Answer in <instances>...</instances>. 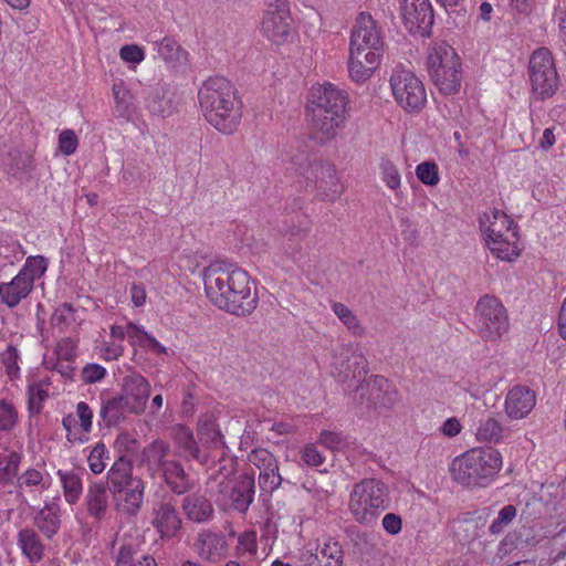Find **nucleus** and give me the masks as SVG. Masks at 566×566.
<instances>
[{
    "instance_id": "1",
    "label": "nucleus",
    "mask_w": 566,
    "mask_h": 566,
    "mask_svg": "<svg viewBox=\"0 0 566 566\" xmlns=\"http://www.w3.org/2000/svg\"><path fill=\"white\" fill-rule=\"evenodd\" d=\"M208 298L220 310L238 316L251 314L258 305L249 274L224 262L205 268L202 273Z\"/></svg>"
},
{
    "instance_id": "2",
    "label": "nucleus",
    "mask_w": 566,
    "mask_h": 566,
    "mask_svg": "<svg viewBox=\"0 0 566 566\" xmlns=\"http://www.w3.org/2000/svg\"><path fill=\"white\" fill-rule=\"evenodd\" d=\"M348 94L331 83L314 85L307 95L310 138L325 145L337 136L347 117Z\"/></svg>"
},
{
    "instance_id": "3",
    "label": "nucleus",
    "mask_w": 566,
    "mask_h": 566,
    "mask_svg": "<svg viewBox=\"0 0 566 566\" xmlns=\"http://www.w3.org/2000/svg\"><path fill=\"white\" fill-rule=\"evenodd\" d=\"M207 122L223 134H233L242 118V102L233 84L223 76L206 80L198 92Z\"/></svg>"
},
{
    "instance_id": "4",
    "label": "nucleus",
    "mask_w": 566,
    "mask_h": 566,
    "mask_svg": "<svg viewBox=\"0 0 566 566\" xmlns=\"http://www.w3.org/2000/svg\"><path fill=\"white\" fill-rule=\"evenodd\" d=\"M502 467V455L493 448H475L452 462L453 479L467 488H485Z\"/></svg>"
},
{
    "instance_id": "5",
    "label": "nucleus",
    "mask_w": 566,
    "mask_h": 566,
    "mask_svg": "<svg viewBox=\"0 0 566 566\" xmlns=\"http://www.w3.org/2000/svg\"><path fill=\"white\" fill-rule=\"evenodd\" d=\"M108 490L118 512L135 516L144 503L145 482L133 475V462L126 455H119L107 473Z\"/></svg>"
},
{
    "instance_id": "6",
    "label": "nucleus",
    "mask_w": 566,
    "mask_h": 566,
    "mask_svg": "<svg viewBox=\"0 0 566 566\" xmlns=\"http://www.w3.org/2000/svg\"><path fill=\"white\" fill-rule=\"evenodd\" d=\"M427 67L430 80L443 95L460 91L462 82L461 61L455 50L444 41L433 42L429 48Z\"/></svg>"
},
{
    "instance_id": "7",
    "label": "nucleus",
    "mask_w": 566,
    "mask_h": 566,
    "mask_svg": "<svg viewBox=\"0 0 566 566\" xmlns=\"http://www.w3.org/2000/svg\"><path fill=\"white\" fill-rule=\"evenodd\" d=\"M389 505L387 486L377 479H365L355 484L349 510L358 523L371 524Z\"/></svg>"
},
{
    "instance_id": "8",
    "label": "nucleus",
    "mask_w": 566,
    "mask_h": 566,
    "mask_svg": "<svg viewBox=\"0 0 566 566\" xmlns=\"http://www.w3.org/2000/svg\"><path fill=\"white\" fill-rule=\"evenodd\" d=\"M297 172L305 178L306 188L317 190L324 200L334 201L342 193V186L333 164L327 160L295 156L293 159Z\"/></svg>"
},
{
    "instance_id": "9",
    "label": "nucleus",
    "mask_w": 566,
    "mask_h": 566,
    "mask_svg": "<svg viewBox=\"0 0 566 566\" xmlns=\"http://www.w3.org/2000/svg\"><path fill=\"white\" fill-rule=\"evenodd\" d=\"M475 317L479 335L486 342H495L509 331L507 312L493 295L486 294L478 301Z\"/></svg>"
},
{
    "instance_id": "10",
    "label": "nucleus",
    "mask_w": 566,
    "mask_h": 566,
    "mask_svg": "<svg viewBox=\"0 0 566 566\" xmlns=\"http://www.w3.org/2000/svg\"><path fill=\"white\" fill-rule=\"evenodd\" d=\"M530 81L532 92L537 99L552 97L559 85V77L552 53L546 48H539L530 59Z\"/></svg>"
},
{
    "instance_id": "11",
    "label": "nucleus",
    "mask_w": 566,
    "mask_h": 566,
    "mask_svg": "<svg viewBox=\"0 0 566 566\" xmlns=\"http://www.w3.org/2000/svg\"><path fill=\"white\" fill-rule=\"evenodd\" d=\"M390 86L397 103L407 112L420 111L427 95L422 82L410 71L395 70L390 77Z\"/></svg>"
},
{
    "instance_id": "12",
    "label": "nucleus",
    "mask_w": 566,
    "mask_h": 566,
    "mask_svg": "<svg viewBox=\"0 0 566 566\" xmlns=\"http://www.w3.org/2000/svg\"><path fill=\"white\" fill-rule=\"evenodd\" d=\"M349 50L380 53L385 51L381 29L377 21L367 12H360L350 34Z\"/></svg>"
},
{
    "instance_id": "13",
    "label": "nucleus",
    "mask_w": 566,
    "mask_h": 566,
    "mask_svg": "<svg viewBox=\"0 0 566 566\" xmlns=\"http://www.w3.org/2000/svg\"><path fill=\"white\" fill-rule=\"evenodd\" d=\"M151 525L163 541L179 539L182 518L172 497L164 496L153 503Z\"/></svg>"
},
{
    "instance_id": "14",
    "label": "nucleus",
    "mask_w": 566,
    "mask_h": 566,
    "mask_svg": "<svg viewBox=\"0 0 566 566\" xmlns=\"http://www.w3.org/2000/svg\"><path fill=\"white\" fill-rule=\"evenodd\" d=\"M332 375L340 382L349 379L365 377L367 374V359L350 345H342L333 355Z\"/></svg>"
},
{
    "instance_id": "15",
    "label": "nucleus",
    "mask_w": 566,
    "mask_h": 566,
    "mask_svg": "<svg viewBox=\"0 0 566 566\" xmlns=\"http://www.w3.org/2000/svg\"><path fill=\"white\" fill-rule=\"evenodd\" d=\"M291 21L287 1L274 0L264 14L262 32L273 43H284L291 33Z\"/></svg>"
},
{
    "instance_id": "16",
    "label": "nucleus",
    "mask_w": 566,
    "mask_h": 566,
    "mask_svg": "<svg viewBox=\"0 0 566 566\" xmlns=\"http://www.w3.org/2000/svg\"><path fill=\"white\" fill-rule=\"evenodd\" d=\"M400 14L409 32L421 36L429 35L434 22L433 9L429 0H402Z\"/></svg>"
},
{
    "instance_id": "17",
    "label": "nucleus",
    "mask_w": 566,
    "mask_h": 566,
    "mask_svg": "<svg viewBox=\"0 0 566 566\" xmlns=\"http://www.w3.org/2000/svg\"><path fill=\"white\" fill-rule=\"evenodd\" d=\"M360 399L376 410H389L397 402V390L382 376H373L358 388Z\"/></svg>"
},
{
    "instance_id": "18",
    "label": "nucleus",
    "mask_w": 566,
    "mask_h": 566,
    "mask_svg": "<svg viewBox=\"0 0 566 566\" xmlns=\"http://www.w3.org/2000/svg\"><path fill=\"white\" fill-rule=\"evenodd\" d=\"M120 397L128 406V412L140 415L145 411L150 395L149 381L139 374H129L123 378Z\"/></svg>"
},
{
    "instance_id": "19",
    "label": "nucleus",
    "mask_w": 566,
    "mask_h": 566,
    "mask_svg": "<svg viewBox=\"0 0 566 566\" xmlns=\"http://www.w3.org/2000/svg\"><path fill=\"white\" fill-rule=\"evenodd\" d=\"M255 478L254 473H241L232 483L229 493L230 507L240 514H245L254 501Z\"/></svg>"
},
{
    "instance_id": "20",
    "label": "nucleus",
    "mask_w": 566,
    "mask_h": 566,
    "mask_svg": "<svg viewBox=\"0 0 566 566\" xmlns=\"http://www.w3.org/2000/svg\"><path fill=\"white\" fill-rule=\"evenodd\" d=\"M380 53L349 50L348 72L356 83H365L380 65Z\"/></svg>"
},
{
    "instance_id": "21",
    "label": "nucleus",
    "mask_w": 566,
    "mask_h": 566,
    "mask_svg": "<svg viewBox=\"0 0 566 566\" xmlns=\"http://www.w3.org/2000/svg\"><path fill=\"white\" fill-rule=\"evenodd\" d=\"M175 442L178 454L184 459L196 460L202 465H209L212 461V454L200 449L198 441L188 427L177 426L175 428Z\"/></svg>"
},
{
    "instance_id": "22",
    "label": "nucleus",
    "mask_w": 566,
    "mask_h": 566,
    "mask_svg": "<svg viewBox=\"0 0 566 566\" xmlns=\"http://www.w3.org/2000/svg\"><path fill=\"white\" fill-rule=\"evenodd\" d=\"M535 392L523 385L514 386L506 395L505 411L511 419L526 417L535 407Z\"/></svg>"
},
{
    "instance_id": "23",
    "label": "nucleus",
    "mask_w": 566,
    "mask_h": 566,
    "mask_svg": "<svg viewBox=\"0 0 566 566\" xmlns=\"http://www.w3.org/2000/svg\"><path fill=\"white\" fill-rule=\"evenodd\" d=\"M195 548L202 559L217 562L226 555L228 545L223 535L206 531L198 535Z\"/></svg>"
},
{
    "instance_id": "24",
    "label": "nucleus",
    "mask_w": 566,
    "mask_h": 566,
    "mask_svg": "<svg viewBox=\"0 0 566 566\" xmlns=\"http://www.w3.org/2000/svg\"><path fill=\"white\" fill-rule=\"evenodd\" d=\"M159 474L169 490L176 495L186 494L193 488V483L179 461L170 460L159 471Z\"/></svg>"
},
{
    "instance_id": "25",
    "label": "nucleus",
    "mask_w": 566,
    "mask_h": 566,
    "mask_svg": "<svg viewBox=\"0 0 566 566\" xmlns=\"http://www.w3.org/2000/svg\"><path fill=\"white\" fill-rule=\"evenodd\" d=\"M32 290L31 281L18 273L10 282L0 283V302L13 308L28 297Z\"/></svg>"
},
{
    "instance_id": "26",
    "label": "nucleus",
    "mask_w": 566,
    "mask_h": 566,
    "mask_svg": "<svg viewBox=\"0 0 566 566\" xmlns=\"http://www.w3.org/2000/svg\"><path fill=\"white\" fill-rule=\"evenodd\" d=\"M181 506L187 518L195 523L208 522L214 514L210 500L199 493H192L184 497Z\"/></svg>"
},
{
    "instance_id": "27",
    "label": "nucleus",
    "mask_w": 566,
    "mask_h": 566,
    "mask_svg": "<svg viewBox=\"0 0 566 566\" xmlns=\"http://www.w3.org/2000/svg\"><path fill=\"white\" fill-rule=\"evenodd\" d=\"M128 412V406L120 395L108 398L102 397L98 424L112 428L125 420V413Z\"/></svg>"
},
{
    "instance_id": "28",
    "label": "nucleus",
    "mask_w": 566,
    "mask_h": 566,
    "mask_svg": "<svg viewBox=\"0 0 566 566\" xmlns=\"http://www.w3.org/2000/svg\"><path fill=\"white\" fill-rule=\"evenodd\" d=\"M33 525L48 539H51L61 527L60 505L57 502L45 503L44 507L34 516Z\"/></svg>"
},
{
    "instance_id": "29",
    "label": "nucleus",
    "mask_w": 566,
    "mask_h": 566,
    "mask_svg": "<svg viewBox=\"0 0 566 566\" xmlns=\"http://www.w3.org/2000/svg\"><path fill=\"white\" fill-rule=\"evenodd\" d=\"M480 226L484 229L486 239L502 238L506 234L511 235L514 227L517 224L510 217L499 209L492 210L491 217L486 213L480 219Z\"/></svg>"
},
{
    "instance_id": "30",
    "label": "nucleus",
    "mask_w": 566,
    "mask_h": 566,
    "mask_svg": "<svg viewBox=\"0 0 566 566\" xmlns=\"http://www.w3.org/2000/svg\"><path fill=\"white\" fill-rule=\"evenodd\" d=\"M6 171L19 180L30 177L33 169V157L28 150L12 149L3 159Z\"/></svg>"
},
{
    "instance_id": "31",
    "label": "nucleus",
    "mask_w": 566,
    "mask_h": 566,
    "mask_svg": "<svg viewBox=\"0 0 566 566\" xmlns=\"http://www.w3.org/2000/svg\"><path fill=\"white\" fill-rule=\"evenodd\" d=\"M197 436L206 449L216 451L228 449L218 423L211 417L206 416L199 419Z\"/></svg>"
},
{
    "instance_id": "32",
    "label": "nucleus",
    "mask_w": 566,
    "mask_h": 566,
    "mask_svg": "<svg viewBox=\"0 0 566 566\" xmlns=\"http://www.w3.org/2000/svg\"><path fill=\"white\" fill-rule=\"evenodd\" d=\"M17 544L31 563H38L43 559L45 546L33 527L27 526L20 530L17 536Z\"/></svg>"
},
{
    "instance_id": "33",
    "label": "nucleus",
    "mask_w": 566,
    "mask_h": 566,
    "mask_svg": "<svg viewBox=\"0 0 566 566\" xmlns=\"http://www.w3.org/2000/svg\"><path fill=\"white\" fill-rule=\"evenodd\" d=\"M517 230L518 227H514L511 235L486 239L490 251L503 261H512L517 258L520 255Z\"/></svg>"
},
{
    "instance_id": "34",
    "label": "nucleus",
    "mask_w": 566,
    "mask_h": 566,
    "mask_svg": "<svg viewBox=\"0 0 566 566\" xmlns=\"http://www.w3.org/2000/svg\"><path fill=\"white\" fill-rule=\"evenodd\" d=\"M107 489L103 483L92 484L85 497L87 512L91 516L96 520H101L105 516L108 506Z\"/></svg>"
},
{
    "instance_id": "35",
    "label": "nucleus",
    "mask_w": 566,
    "mask_h": 566,
    "mask_svg": "<svg viewBox=\"0 0 566 566\" xmlns=\"http://www.w3.org/2000/svg\"><path fill=\"white\" fill-rule=\"evenodd\" d=\"M153 43L159 56L168 64L176 65L187 60V52L170 36L155 40Z\"/></svg>"
},
{
    "instance_id": "36",
    "label": "nucleus",
    "mask_w": 566,
    "mask_h": 566,
    "mask_svg": "<svg viewBox=\"0 0 566 566\" xmlns=\"http://www.w3.org/2000/svg\"><path fill=\"white\" fill-rule=\"evenodd\" d=\"M126 337L133 346L138 345L151 350L157 355H164L167 353L166 347H164L155 337L146 333L143 328L138 327L134 323H127Z\"/></svg>"
},
{
    "instance_id": "37",
    "label": "nucleus",
    "mask_w": 566,
    "mask_h": 566,
    "mask_svg": "<svg viewBox=\"0 0 566 566\" xmlns=\"http://www.w3.org/2000/svg\"><path fill=\"white\" fill-rule=\"evenodd\" d=\"M169 451L168 443L157 439L144 449L143 459L149 468L159 472L170 461L167 459Z\"/></svg>"
},
{
    "instance_id": "38",
    "label": "nucleus",
    "mask_w": 566,
    "mask_h": 566,
    "mask_svg": "<svg viewBox=\"0 0 566 566\" xmlns=\"http://www.w3.org/2000/svg\"><path fill=\"white\" fill-rule=\"evenodd\" d=\"M57 475L61 480L66 502L70 504L76 503L83 492V484L80 474L74 470H59Z\"/></svg>"
},
{
    "instance_id": "39",
    "label": "nucleus",
    "mask_w": 566,
    "mask_h": 566,
    "mask_svg": "<svg viewBox=\"0 0 566 566\" xmlns=\"http://www.w3.org/2000/svg\"><path fill=\"white\" fill-rule=\"evenodd\" d=\"M21 459V454L17 451L0 453V484H9L18 478Z\"/></svg>"
},
{
    "instance_id": "40",
    "label": "nucleus",
    "mask_w": 566,
    "mask_h": 566,
    "mask_svg": "<svg viewBox=\"0 0 566 566\" xmlns=\"http://www.w3.org/2000/svg\"><path fill=\"white\" fill-rule=\"evenodd\" d=\"M237 465V459L228 454V449L222 450L220 451L218 461L213 462V464L209 467V470L211 471L209 479L218 480V478H222L223 480H227L235 473Z\"/></svg>"
},
{
    "instance_id": "41",
    "label": "nucleus",
    "mask_w": 566,
    "mask_h": 566,
    "mask_svg": "<svg viewBox=\"0 0 566 566\" xmlns=\"http://www.w3.org/2000/svg\"><path fill=\"white\" fill-rule=\"evenodd\" d=\"M144 553L138 538L123 539L115 553L116 566H129L133 557H139Z\"/></svg>"
},
{
    "instance_id": "42",
    "label": "nucleus",
    "mask_w": 566,
    "mask_h": 566,
    "mask_svg": "<svg viewBox=\"0 0 566 566\" xmlns=\"http://www.w3.org/2000/svg\"><path fill=\"white\" fill-rule=\"evenodd\" d=\"M333 312L354 335L361 336L365 333V328L358 321L357 316L345 304L338 302L334 303Z\"/></svg>"
},
{
    "instance_id": "43",
    "label": "nucleus",
    "mask_w": 566,
    "mask_h": 566,
    "mask_svg": "<svg viewBox=\"0 0 566 566\" xmlns=\"http://www.w3.org/2000/svg\"><path fill=\"white\" fill-rule=\"evenodd\" d=\"M503 427L501 423L489 417L480 421L476 429V439L481 442H497L502 438Z\"/></svg>"
},
{
    "instance_id": "44",
    "label": "nucleus",
    "mask_w": 566,
    "mask_h": 566,
    "mask_svg": "<svg viewBox=\"0 0 566 566\" xmlns=\"http://www.w3.org/2000/svg\"><path fill=\"white\" fill-rule=\"evenodd\" d=\"M48 269V261L42 255L29 256L25 260L24 265L19 271V274L25 280L31 281V285H34V281L40 279Z\"/></svg>"
},
{
    "instance_id": "45",
    "label": "nucleus",
    "mask_w": 566,
    "mask_h": 566,
    "mask_svg": "<svg viewBox=\"0 0 566 566\" xmlns=\"http://www.w3.org/2000/svg\"><path fill=\"white\" fill-rule=\"evenodd\" d=\"M248 458L260 470V473L279 470L276 458L266 449H254Z\"/></svg>"
},
{
    "instance_id": "46",
    "label": "nucleus",
    "mask_w": 566,
    "mask_h": 566,
    "mask_svg": "<svg viewBox=\"0 0 566 566\" xmlns=\"http://www.w3.org/2000/svg\"><path fill=\"white\" fill-rule=\"evenodd\" d=\"M258 481L261 490V496L263 494L271 495L282 485L283 482H286V480L280 474L279 470L259 473ZM287 483H290V481H287Z\"/></svg>"
},
{
    "instance_id": "47",
    "label": "nucleus",
    "mask_w": 566,
    "mask_h": 566,
    "mask_svg": "<svg viewBox=\"0 0 566 566\" xmlns=\"http://www.w3.org/2000/svg\"><path fill=\"white\" fill-rule=\"evenodd\" d=\"M321 554L322 557L326 559L325 566H343L344 551L337 541L328 538V541L325 542Z\"/></svg>"
},
{
    "instance_id": "48",
    "label": "nucleus",
    "mask_w": 566,
    "mask_h": 566,
    "mask_svg": "<svg viewBox=\"0 0 566 566\" xmlns=\"http://www.w3.org/2000/svg\"><path fill=\"white\" fill-rule=\"evenodd\" d=\"M106 459H108V451L106 449V446L103 442L96 443V446L91 450L87 457L90 470L94 474L102 473L106 467Z\"/></svg>"
},
{
    "instance_id": "49",
    "label": "nucleus",
    "mask_w": 566,
    "mask_h": 566,
    "mask_svg": "<svg viewBox=\"0 0 566 566\" xmlns=\"http://www.w3.org/2000/svg\"><path fill=\"white\" fill-rule=\"evenodd\" d=\"M381 179L391 190H397L401 184V177L396 165L387 158L380 161Z\"/></svg>"
},
{
    "instance_id": "50",
    "label": "nucleus",
    "mask_w": 566,
    "mask_h": 566,
    "mask_svg": "<svg viewBox=\"0 0 566 566\" xmlns=\"http://www.w3.org/2000/svg\"><path fill=\"white\" fill-rule=\"evenodd\" d=\"M18 422V411L6 400H0V432H10Z\"/></svg>"
},
{
    "instance_id": "51",
    "label": "nucleus",
    "mask_w": 566,
    "mask_h": 566,
    "mask_svg": "<svg viewBox=\"0 0 566 566\" xmlns=\"http://www.w3.org/2000/svg\"><path fill=\"white\" fill-rule=\"evenodd\" d=\"M29 411L31 413H40L43 401L48 398V391L40 384H33L28 389Z\"/></svg>"
},
{
    "instance_id": "52",
    "label": "nucleus",
    "mask_w": 566,
    "mask_h": 566,
    "mask_svg": "<svg viewBox=\"0 0 566 566\" xmlns=\"http://www.w3.org/2000/svg\"><path fill=\"white\" fill-rule=\"evenodd\" d=\"M516 516V509L514 505H505L497 514V517L490 525V532L492 534L501 533L506 525H509Z\"/></svg>"
},
{
    "instance_id": "53",
    "label": "nucleus",
    "mask_w": 566,
    "mask_h": 566,
    "mask_svg": "<svg viewBox=\"0 0 566 566\" xmlns=\"http://www.w3.org/2000/svg\"><path fill=\"white\" fill-rule=\"evenodd\" d=\"M416 174L418 179L424 185L434 186L439 182L438 167L434 163H421L417 166Z\"/></svg>"
},
{
    "instance_id": "54",
    "label": "nucleus",
    "mask_w": 566,
    "mask_h": 566,
    "mask_svg": "<svg viewBox=\"0 0 566 566\" xmlns=\"http://www.w3.org/2000/svg\"><path fill=\"white\" fill-rule=\"evenodd\" d=\"M318 441L332 451H340L347 446V439L336 431L323 430Z\"/></svg>"
},
{
    "instance_id": "55",
    "label": "nucleus",
    "mask_w": 566,
    "mask_h": 566,
    "mask_svg": "<svg viewBox=\"0 0 566 566\" xmlns=\"http://www.w3.org/2000/svg\"><path fill=\"white\" fill-rule=\"evenodd\" d=\"M78 139L72 129H64L59 135V149L62 154L70 156L75 153Z\"/></svg>"
},
{
    "instance_id": "56",
    "label": "nucleus",
    "mask_w": 566,
    "mask_h": 566,
    "mask_svg": "<svg viewBox=\"0 0 566 566\" xmlns=\"http://www.w3.org/2000/svg\"><path fill=\"white\" fill-rule=\"evenodd\" d=\"M43 484V474L36 469H28L22 474L18 475L17 486L22 489L23 486H38Z\"/></svg>"
},
{
    "instance_id": "57",
    "label": "nucleus",
    "mask_w": 566,
    "mask_h": 566,
    "mask_svg": "<svg viewBox=\"0 0 566 566\" xmlns=\"http://www.w3.org/2000/svg\"><path fill=\"white\" fill-rule=\"evenodd\" d=\"M106 376V369L98 364H87L82 369V379L85 384H95Z\"/></svg>"
},
{
    "instance_id": "58",
    "label": "nucleus",
    "mask_w": 566,
    "mask_h": 566,
    "mask_svg": "<svg viewBox=\"0 0 566 566\" xmlns=\"http://www.w3.org/2000/svg\"><path fill=\"white\" fill-rule=\"evenodd\" d=\"M453 528L459 541H470L475 537V524L472 520L457 521Z\"/></svg>"
},
{
    "instance_id": "59",
    "label": "nucleus",
    "mask_w": 566,
    "mask_h": 566,
    "mask_svg": "<svg viewBox=\"0 0 566 566\" xmlns=\"http://www.w3.org/2000/svg\"><path fill=\"white\" fill-rule=\"evenodd\" d=\"M120 57L125 62L140 63L145 59V53L137 44H127L119 51Z\"/></svg>"
},
{
    "instance_id": "60",
    "label": "nucleus",
    "mask_w": 566,
    "mask_h": 566,
    "mask_svg": "<svg viewBox=\"0 0 566 566\" xmlns=\"http://www.w3.org/2000/svg\"><path fill=\"white\" fill-rule=\"evenodd\" d=\"M302 460L310 467H318L323 464L324 457L317 450L315 444L308 443L302 451Z\"/></svg>"
},
{
    "instance_id": "61",
    "label": "nucleus",
    "mask_w": 566,
    "mask_h": 566,
    "mask_svg": "<svg viewBox=\"0 0 566 566\" xmlns=\"http://www.w3.org/2000/svg\"><path fill=\"white\" fill-rule=\"evenodd\" d=\"M55 352L59 360L70 363L75 356V344L71 338H63L57 343Z\"/></svg>"
},
{
    "instance_id": "62",
    "label": "nucleus",
    "mask_w": 566,
    "mask_h": 566,
    "mask_svg": "<svg viewBox=\"0 0 566 566\" xmlns=\"http://www.w3.org/2000/svg\"><path fill=\"white\" fill-rule=\"evenodd\" d=\"M18 358V350L11 345L8 346L6 352L2 354V361L6 365L8 375L11 377L14 376L19 370Z\"/></svg>"
},
{
    "instance_id": "63",
    "label": "nucleus",
    "mask_w": 566,
    "mask_h": 566,
    "mask_svg": "<svg viewBox=\"0 0 566 566\" xmlns=\"http://www.w3.org/2000/svg\"><path fill=\"white\" fill-rule=\"evenodd\" d=\"M76 415L81 421L83 431L90 432L92 429L93 419V411L90 406L84 401H80L76 406Z\"/></svg>"
},
{
    "instance_id": "64",
    "label": "nucleus",
    "mask_w": 566,
    "mask_h": 566,
    "mask_svg": "<svg viewBox=\"0 0 566 566\" xmlns=\"http://www.w3.org/2000/svg\"><path fill=\"white\" fill-rule=\"evenodd\" d=\"M382 527L390 535H396L401 531V517L395 513H388L382 518Z\"/></svg>"
}]
</instances>
